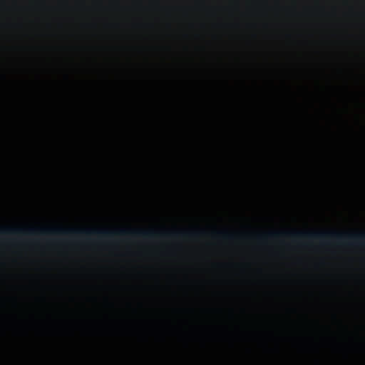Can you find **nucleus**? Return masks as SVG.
<instances>
[{
	"mask_svg": "<svg viewBox=\"0 0 365 365\" xmlns=\"http://www.w3.org/2000/svg\"><path fill=\"white\" fill-rule=\"evenodd\" d=\"M237 237V234L227 229H222L216 231V238L222 242L233 241Z\"/></svg>",
	"mask_w": 365,
	"mask_h": 365,
	"instance_id": "obj_3",
	"label": "nucleus"
},
{
	"mask_svg": "<svg viewBox=\"0 0 365 365\" xmlns=\"http://www.w3.org/2000/svg\"><path fill=\"white\" fill-rule=\"evenodd\" d=\"M210 42L206 41V170H210Z\"/></svg>",
	"mask_w": 365,
	"mask_h": 365,
	"instance_id": "obj_2",
	"label": "nucleus"
},
{
	"mask_svg": "<svg viewBox=\"0 0 365 365\" xmlns=\"http://www.w3.org/2000/svg\"><path fill=\"white\" fill-rule=\"evenodd\" d=\"M61 235V236H97L100 239H111L115 236L141 237L153 239V230H135V229H118L115 230L106 229H82V228H63L41 227L29 228L16 227H0V236L3 235Z\"/></svg>",
	"mask_w": 365,
	"mask_h": 365,
	"instance_id": "obj_1",
	"label": "nucleus"
}]
</instances>
